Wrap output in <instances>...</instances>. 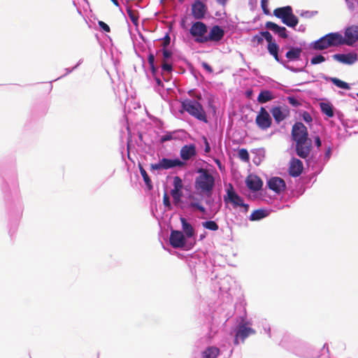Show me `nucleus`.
<instances>
[{"label":"nucleus","mask_w":358,"mask_h":358,"mask_svg":"<svg viewBox=\"0 0 358 358\" xmlns=\"http://www.w3.org/2000/svg\"><path fill=\"white\" fill-rule=\"evenodd\" d=\"M291 136L296 144V155L302 159L308 158L312 149V141L308 138L307 127L301 122L294 123L292 127Z\"/></svg>","instance_id":"1"},{"label":"nucleus","mask_w":358,"mask_h":358,"mask_svg":"<svg viewBox=\"0 0 358 358\" xmlns=\"http://www.w3.org/2000/svg\"><path fill=\"white\" fill-rule=\"evenodd\" d=\"M199 176L195 179L194 187L203 195L210 196L215 187V178L209 170L200 168L197 170Z\"/></svg>","instance_id":"2"},{"label":"nucleus","mask_w":358,"mask_h":358,"mask_svg":"<svg viewBox=\"0 0 358 358\" xmlns=\"http://www.w3.org/2000/svg\"><path fill=\"white\" fill-rule=\"evenodd\" d=\"M273 15L289 27L294 28L299 23V19L293 13L292 8L290 6L274 9Z\"/></svg>","instance_id":"3"},{"label":"nucleus","mask_w":358,"mask_h":358,"mask_svg":"<svg viewBox=\"0 0 358 358\" xmlns=\"http://www.w3.org/2000/svg\"><path fill=\"white\" fill-rule=\"evenodd\" d=\"M341 34L339 33H330L316 41L313 48L316 50H323L333 46L342 45Z\"/></svg>","instance_id":"4"},{"label":"nucleus","mask_w":358,"mask_h":358,"mask_svg":"<svg viewBox=\"0 0 358 358\" xmlns=\"http://www.w3.org/2000/svg\"><path fill=\"white\" fill-rule=\"evenodd\" d=\"M226 192L227 194L224 196V201L225 203H231L234 208L241 207L243 208V211L245 213L248 211L249 205L244 203L243 198L236 192L231 183L228 184Z\"/></svg>","instance_id":"5"},{"label":"nucleus","mask_w":358,"mask_h":358,"mask_svg":"<svg viewBox=\"0 0 358 358\" xmlns=\"http://www.w3.org/2000/svg\"><path fill=\"white\" fill-rule=\"evenodd\" d=\"M182 108L196 119L207 122L206 113L200 103L196 101L186 99L182 102Z\"/></svg>","instance_id":"6"},{"label":"nucleus","mask_w":358,"mask_h":358,"mask_svg":"<svg viewBox=\"0 0 358 358\" xmlns=\"http://www.w3.org/2000/svg\"><path fill=\"white\" fill-rule=\"evenodd\" d=\"M208 27L205 23L201 21L192 24L189 33L194 38V41L199 43H204L203 38H206Z\"/></svg>","instance_id":"7"},{"label":"nucleus","mask_w":358,"mask_h":358,"mask_svg":"<svg viewBox=\"0 0 358 358\" xmlns=\"http://www.w3.org/2000/svg\"><path fill=\"white\" fill-rule=\"evenodd\" d=\"M255 123L262 130H266L271 127L272 124V119L268 112L264 107L260 108V110L255 118Z\"/></svg>","instance_id":"8"},{"label":"nucleus","mask_w":358,"mask_h":358,"mask_svg":"<svg viewBox=\"0 0 358 358\" xmlns=\"http://www.w3.org/2000/svg\"><path fill=\"white\" fill-rule=\"evenodd\" d=\"M191 11L193 17L200 20L205 17L208 8L201 0H195L192 4Z\"/></svg>","instance_id":"9"},{"label":"nucleus","mask_w":358,"mask_h":358,"mask_svg":"<svg viewBox=\"0 0 358 358\" xmlns=\"http://www.w3.org/2000/svg\"><path fill=\"white\" fill-rule=\"evenodd\" d=\"M342 45H352L358 41V27L352 25L345 29V38L341 35Z\"/></svg>","instance_id":"10"},{"label":"nucleus","mask_w":358,"mask_h":358,"mask_svg":"<svg viewBox=\"0 0 358 358\" xmlns=\"http://www.w3.org/2000/svg\"><path fill=\"white\" fill-rule=\"evenodd\" d=\"M169 242L174 248H182L186 243L185 236L181 231L171 230Z\"/></svg>","instance_id":"11"},{"label":"nucleus","mask_w":358,"mask_h":358,"mask_svg":"<svg viewBox=\"0 0 358 358\" xmlns=\"http://www.w3.org/2000/svg\"><path fill=\"white\" fill-rule=\"evenodd\" d=\"M250 323L241 322L238 326V329L236 331L237 337H240V339L243 343L245 340L250 336V335H254L256 334V331L250 327Z\"/></svg>","instance_id":"12"},{"label":"nucleus","mask_w":358,"mask_h":358,"mask_svg":"<svg viewBox=\"0 0 358 358\" xmlns=\"http://www.w3.org/2000/svg\"><path fill=\"white\" fill-rule=\"evenodd\" d=\"M224 30L218 25H215L210 29L208 35H206V38H203V41H204L205 43L208 41L217 42L224 37Z\"/></svg>","instance_id":"13"},{"label":"nucleus","mask_w":358,"mask_h":358,"mask_svg":"<svg viewBox=\"0 0 358 358\" xmlns=\"http://www.w3.org/2000/svg\"><path fill=\"white\" fill-rule=\"evenodd\" d=\"M303 170V165L302 162L295 157L291 159L289 162V166L288 172L289 176L292 177H298L299 176Z\"/></svg>","instance_id":"14"},{"label":"nucleus","mask_w":358,"mask_h":358,"mask_svg":"<svg viewBox=\"0 0 358 358\" xmlns=\"http://www.w3.org/2000/svg\"><path fill=\"white\" fill-rule=\"evenodd\" d=\"M268 187L275 193L280 194L286 188V184L283 179L279 177H273L268 181Z\"/></svg>","instance_id":"15"},{"label":"nucleus","mask_w":358,"mask_h":358,"mask_svg":"<svg viewBox=\"0 0 358 358\" xmlns=\"http://www.w3.org/2000/svg\"><path fill=\"white\" fill-rule=\"evenodd\" d=\"M271 113L275 121L279 123L289 115V111L287 107L282 108L280 106H275L271 108Z\"/></svg>","instance_id":"16"},{"label":"nucleus","mask_w":358,"mask_h":358,"mask_svg":"<svg viewBox=\"0 0 358 358\" xmlns=\"http://www.w3.org/2000/svg\"><path fill=\"white\" fill-rule=\"evenodd\" d=\"M196 155V146L194 144L185 145L180 151V155L182 160L187 161L195 157Z\"/></svg>","instance_id":"17"},{"label":"nucleus","mask_w":358,"mask_h":358,"mask_svg":"<svg viewBox=\"0 0 358 358\" xmlns=\"http://www.w3.org/2000/svg\"><path fill=\"white\" fill-rule=\"evenodd\" d=\"M245 183L248 189L252 192L260 190L263 185L262 180L257 176H249L245 180Z\"/></svg>","instance_id":"18"},{"label":"nucleus","mask_w":358,"mask_h":358,"mask_svg":"<svg viewBox=\"0 0 358 358\" xmlns=\"http://www.w3.org/2000/svg\"><path fill=\"white\" fill-rule=\"evenodd\" d=\"M334 59L346 64H352L357 60L355 53L336 54L332 56Z\"/></svg>","instance_id":"19"},{"label":"nucleus","mask_w":358,"mask_h":358,"mask_svg":"<svg viewBox=\"0 0 358 358\" xmlns=\"http://www.w3.org/2000/svg\"><path fill=\"white\" fill-rule=\"evenodd\" d=\"M265 27L267 29L273 31L274 33L277 34L280 37L282 38H287L288 37L287 29L285 27H280L278 24L270 21L266 22Z\"/></svg>","instance_id":"20"},{"label":"nucleus","mask_w":358,"mask_h":358,"mask_svg":"<svg viewBox=\"0 0 358 358\" xmlns=\"http://www.w3.org/2000/svg\"><path fill=\"white\" fill-rule=\"evenodd\" d=\"M161 162L163 169H169L176 166L182 167L185 164L184 162L180 160L179 159H171L167 158H162Z\"/></svg>","instance_id":"21"},{"label":"nucleus","mask_w":358,"mask_h":358,"mask_svg":"<svg viewBox=\"0 0 358 358\" xmlns=\"http://www.w3.org/2000/svg\"><path fill=\"white\" fill-rule=\"evenodd\" d=\"M180 220L182 224V231L185 234V236L187 238L192 237L194 235V229L193 227L189 223L187 222V220L185 217H181Z\"/></svg>","instance_id":"22"},{"label":"nucleus","mask_w":358,"mask_h":358,"mask_svg":"<svg viewBox=\"0 0 358 358\" xmlns=\"http://www.w3.org/2000/svg\"><path fill=\"white\" fill-rule=\"evenodd\" d=\"M220 354V349L215 346L207 348L202 352V358H217Z\"/></svg>","instance_id":"23"},{"label":"nucleus","mask_w":358,"mask_h":358,"mask_svg":"<svg viewBox=\"0 0 358 358\" xmlns=\"http://www.w3.org/2000/svg\"><path fill=\"white\" fill-rule=\"evenodd\" d=\"M301 52V48H292L289 51L287 52L285 56L289 60H297L299 59Z\"/></svg>","instance_id":"24"},{"label":"nucleus","mask_w":358,"mask_h":358,"mask_svg":"<svg viewBox=\"0 0 358 358\" xmlns=\"http://www.w3.org/2000/svg\"><path fill=\"white\" fill-rule=\"evenodd\" d=\"M273 98L274 97L271 92L268 90H264L259 94L257 101L261 103H264L272 100Z\"/></svg>","instance_id":"25"},{"label":"nucleus","mask_w":358,"mask_h":358,"mask_svg":"<svg viewBox=\"0 0 358 358\" xmlns=\"http://www.w3.org/2000/svg\"><path fill=\"white\" fill-rule=\"evenodd\" d=\"M321 111L329 117L334 115L332 106L329 103L322 102L320 103Z\"/></svg>","instance_id":"26"},{"label":"nucleus","mask_w":358,"mask_h":358,"mask_svg":"<svg viewBox=\"0 0 358 358\" xmlns=\"http://www.w3.org/2000/svg\"><path fill=\"white\" fill-rule=\"evenodd\" d=\"M267 49L268 52L273 56L274 59L279 62L280 59L278 57V45L275 42L273 43L268 44Z\"/></svg>","instance_id":"27"},{"label":"nucleus","mask_w":358,"mask_h":358,"mask_svg":"<svg viewBox=\"0 0 358 358\" xmlns=\"http://www.w3.org/2000/svg\"><path fill=\"white\" fill-rule=\"evenodd\" d=\"M267 215L266 211L263 209H258L254 210L250 216L251 221L259 220Z\"/></svg>","instance_id":"28"},{"label":"nucleus","mask_w":358,"mask_h":358,"mask_svg":"<svg viewBox=\"0 0 358 358\" xmlns=\"http://www.w3.org/2000/svg\"><path fill=\"white\" fill-rule=\"evenodd\" d=\"M138 166H139L140 173L143 178V180H144L145 185H147V187L149 189H152V181L150 178V177L148 176L146 171L143 169V167L141 164H139Z\"/></svg>","instance_id":"29"},{"label":"nucleus","mask_w":358,"mask_h":358,"mask_svg":"<svg viewBox=\"0 0 358 358\" xmlns=\"http://www.w3.org/2000/svg\"><path fill=\"white\" fill-rule=\"evenodd\" d=\"M330 80L332 82L333 84H334L338 87H340L341 89L344 90H350V87L348 83L337 78H331Z\"/></svg>","instance_id":"30"},{"label":"nucleus","mask_w":358,"mask_h":358,"mask_svg":"<svg viewBox=\"0 0 358 358\" xmlns=\"http://www.w3.org/2000/svg\"><path fill=\"white\" fill-rule=\"evenodd\" d=\"M173 189L172 190H174V192H176V191H181L182 189V181L181 178L179 176H175L173 178Z\"/></svg>","instance_id":"31"},{"label":"nucleus","mask_w":358,"mask_h":358,"mask_svg":"<svg viewBox=\"0 0 358 358\" xmlns=\"http://www.w3.org/2000/svg\"><path fill=\"white\" fill-rule=\"evenodd\" d=\"M202 225L204 228L211 231H217L219 228L217 224L215 221L211 220L203 222Z\"/></svg>","instance_id":"32"},{"label":"nucleus","mask_w":358,"mask_h":358,"mask_svg":"<svg viewBox=\"0 0 358 358\" xmlns=\"http://www.w3.org/2000/svg\"><path fill=\"white\" fill-rule=\"evenodd\" d=\"M238 157L243 162H248L250 156L248 150L245 148L240 149L238 152Z\"/></svg>","instance_id":"33"},{"label":"nucleus","mask_w":358,"mask_h":358,"mask_svg":"<svg viewBox=\"0 0 358 358\" xmlns=\"http://www.w3.org/2000/svg\"><path fill=\"white\" fill-rule=\"evenodd\" d=\"M127 13L130 18V20L134 23V24H136L137 22H138V16L136 13V12L133 10H131V8H128L127 10Z\"/></svg>","instance_id":"34"},{"label":"nucleus","mask_w":358,"mask_h":358,"mask_svg":"<svg viewBox=\"0 0 358 358\" xmlns=\"http://www.w3.org/2000/svg\"><path fill=\"white\" fill-rule=\"evenodd\" d=\"M324 61H325L324 57L320 55H317V56L313 57L310 60V63H311V64L315 65V64L322 63Z\"/></svg>","instance_id":"35"},{"label":"nucleus","mask_w":358,"mask_h":358,"mask_svg":"<svg viewBox=\"0 0 358 358\" xmlns=\"http://www.w3.org/2000/svg\"><path fill=\"white\" fill-rule=\"evenodd\" d=\"M262 35L263 36V38H264L266 41L268 42V44L275 43V41H273V36L269 31H262Z\"/></svg>","instance_id":"36"},{"label":"nucleus","mask_w":358,"mask_h":358,"mask_svg":"<svg viewBox=\"0 0 358 358\" xmlns=\"http://www.w3.org/2000/svg\"><path fill=\"white\" fill-rule=\"evenodd\" d=\"M171 194L173 199L174 202L177 203L180 200V198L182 196V192L176 191V192H174V190H171Z\"/></svg>","instance_id":"37"},{"label":"nucleus","mask_w":358,"mask_h":358,"mask_svg":"<svg viewBox=\"0 0 358 358\" xmlns=\"http://www.w3.org/2000/svg\"><path fill=\"white\" fill-rule=\"evenodd\" d=\"M261 7L264 14L270 15V11L268 8V0H262L261 1Z\"/></svg>","instance_id":"38"},{"label":"nucleus","mask_w":358,"mask_h":358,"mask_svg":"<svg viewBox=\"0 0 358 358\" xmlns=\"http://www.w3.org/2000/svg\"><path fill=\"white\" fill-rule=\"evenodd\" d=\"M252 41L256 43L257 45L262 44L263 42L262 31L259 34L255 35L252 38Z\"/></svg>","instance_id":"39"},{"label":"nucleus","mask_w":358,"mask_h":358,"mask_svg":"<svg viewBox=\"0 0 358 358\" xmlns=\"http://www.w3.org/2000/svg\"><path fill=\"white\" fill-rule=\"evenodd\" d=\"M287 101H288L289 104H291L292 106H293L294 107H297V106H299L301 105V103L299 102V101L297 100L294 96H288L287 97Z\"/></svg>","instance_id":"40"},{"label":"nucleus","mask_w":358,"mask_h":358,"mask_svg":"<svg viewBox=\"0 0 358 358\" xmlns=\"http://www.w3.org/2000/svg\"><path fill=\"white\" fill-rule=\"evenodd\" d=\"M301 117L303 120L307 123H310L313 121V118L310 114L307 111H303L301 114Z\"/></svg>","instance_id":"41"},{"label":"nucleus","mask_w":358,"mask_h":358,"mask_svg":"<svg viewBox=\"0 0 358 358\" xmlns=\"http://www.w3.org/2000/svg\"><path fill=\"white\" fill-rule=\"evenodd\" d=\"M163 203L169 210L171 209L169 196L166 193H164L163 196Z\"/></svg>","instance_id":"42"},{"label":"nucleus","mask_w":358,"mask_h":358,"mask_svg":"<svg viewBox=\"0 0 358 358\" xmlns=\"http://www.w3.org/2000/svg\"><path fill=\"white\" fill-rule=\"evenodd\" d=\"M162 69L164 71L171 72L172 71V65L169 64L167 61H163Z\"/></svg>","instance_id":"43"},{"label":"nucleus","mask_w":358,"mask_h":358,"mask_svg":"<svg viewBox=\"0 0 358 358\" xmlns=\"http://www.w3.org/2000/svg\"><path fill=\"white\" fill-rule=\"evenodd\" d=\"M162 54H163V57H164L163 61H167L172 56V52L167 50L166 48L162 49Z\"/></svg>","instance_id":"44"},{"label":"nucleus","mask_w":358,"mask_h":358,"mask_svg":"<svg viewBox=\"0 0 358 358\" xmlns=\"http://www.w3.org/2000/svg\"><path fill=\"white\" fill-rule=\"evenodd\" d=\"M98 24H99V26L100 27V28L102 29L104 31H106V32H110V27L106 23H105L104 22L99 21Z\"/></svg>","instance_id":"45"},{"label":"nucleus","mask_w":358,"mask_h":358,"mask_svg":"<svg viewBox=\"0 0 358 358\" xmlns=\"http://www.w3.org/2000/svg\"><path fill=\"white\" fill-rule=\"evenodd\" d=\"M190 206L193 207V208H196L201 213H204L206 211L205 208L203 206H201V204H199V203L192 202L190 203Z\"/></svg>","instance_id":"46"},{"label":"nucleus","mask_w":358,"mask_h":358,"mask_svg":"<svg viewBox=\"0 0 358 358\" xmlns=\"http://www.w3.org/2000/svg\"><path fill=\"white\" fill-rule=\"evenodd\" d=\"M170 42H171V38L169 36V34H166L163 38V43H162L163 48H166V47L170 44Z\"/></svg>","instance_id":"47"},{"label":"nucleus","mask_w":358,"mask_h":358,"mask_svg":"<svg viewBox=\"0 0 358 358\" xmlns=\"http://www.w3.org/2000/svg\"><path fill=\"white\" fill-rule=\"evenodd\" d=\"M202 67L206 69L208 73H212L213 72V68L206 62H201Z\"/></svg>","instance_id":"48"},{"label":"nucleus","mask_w":358,"mask_h":358,"mask_svg":"<svg viewBox=\"0 0 358 358\" xmlns=\"http://www.w3.org/2000/svg\"><path fill=\"white\" fill-rule=\"evenodd\" d=\"M173 138L171 134H166L162 136L161 138V142L164 143L166 141H170Z\"/></svg>","instance_id":"49"},{"label":"nucleus","mask_w":358,"mask_h":358,"mask_svg":"<svg viewBox=\"0 0 358 358\" xmlns=\"http://www.w3.org/2000/svg\"><path fill=\"white\" fill-rule=\"evenodd\" d=\"M150 168L152 170H159V169H163V166H162V162L161 160L159 161V163L157 164H152L150 165Z\"/></svg>","instance_id":"50"},{"label":"nucleus","mask_w":358,"mask_h":358,"mask_svg":"<svg viewBox=\"0 0 358 358\" xmlns=\"http://www.w3.org/2000/svg\"><path fill=\"white\" fill-rule=\"evenodd\" d=\"M148 61L150 66L155 65V56L152 53H150L148 57Z\"/></svg>","instance_id":"51"},{"label":"nucleus","mask_w":358,"mask_h":358,"mask_svg":"<svg viewBox=\"0 0 358 358\" xmlns=\"http://www.w3.org/2000/svg\"><path fill=\"white\" fill-rule=\"evenodd\" d=\"M203 141L205 143V152L208 153L210 151L209 143L206 137H203Z\"/></svg>","instance_id":"52"},{"label":"nucleus","mask_w":358,"mask_h":358,"mask_svg":"<svg viewBox=\"0 0 358 358\" xmlns=\"http://www.w3.org/2000/svg\"><path fill=\"white\" fill-rule=\"evenodd\" d=\"M315 143L317 148H320L322 145L320 136H317L315 137Z\"/></svg>","instance_id":"53"},{"label":"nucleus","mask_w":358,"mask_h":358,"mask_svg":"<svg viewBox=\"0 0 358 358\" xmlns=\"http://www.w3.org/2000/svg\"><path fill=\"white\" fill-rule=\"evenodd\" d=\"M227 1L228 0H216L217 3H219L220 5L224 7L226 6Z\"/></svg>","instance_id":"54"},{"label":"nucleus","mask_w":358,"mask_h":358,"mask_svg":"<svg viewBox=\"0 0 358 358\" xmlns=\"http://www.w3.org/2000/svg\"><path fill=\"white\" fill-rule=\"evenodd\" d=\"M240 338V337H237V334L236 333V336H235V338H234V343L235 345H238L239 344V341H238V339Z\"/></svg>","instance_id":"55"},{"label":"nucleus","mask_w":358,"mask_h":358,"mask_svg":"<svg viewBox=\"0 0 358 358\" xmlns=\"http://www.w3.org/2000/svg\"><path fill=\"white\" fill-rule=\"evenodd\" d=\"M150 66V69H151V71H152V73H153V74H155V72H156V71H157V69H156V68H155V65Z\"/></svg>","instance_id":"56"},{"label":"nucleus","mask_w":358,"mask_h":358,"mask_svg":"<svg viewBox=\"0 0 358 358\" xmlns=\"http://www.w3.org/2000/svg\"><path fill=\"white\" fill-rule=\"evenodd\" d=\"M110 1L113 3V4H114L115 6H119V2H118V1H117V0H110Z\"/></svg>","instance_id":"57"},{"label":"nucleus","mask_w":358,"mask_h":358,"mask_svg":"<svg viewBox=\"0 0 358 358\" xmlns=\"http://www.w3.org/2000/svg\"><path fill=\"white\" fill-rule=\"evenodd\" d=\"M156 81L159 85H161L162 84V82L161 81V80L159 78H157Z\"/></svg>","instance_id":"58"},{"label":"nucleus","mask_w":358,"mask_h":358,"mask_svg":"<svg viewBox=\"0 0 358 358\" xmlns=\"http://www.w3.org/2000/svg\"><path fill=\"white\" fill-rule=\"evenodd\" d=\"M330 152H331L330 148H329V150L326 152V156H327L328 157H329Z\"/></svg>","instance_id":"59"},{"label":"nucleus","mask_w":358,"mask_h":358,"mask_svg":"<svg viewBox=\"0 0 358 358\" xmlns=\"http://www.w3.org/2000/svg\"><path fill=\"white\" fill-rule=\"evenodd\" d=\"M196 97H197L198 99H201V95L196 96Z\"/></svg>","instance_id":"60"},{"label":"nucleus","mask_w":358,"mask_h":358,"mask_svg":"<svg viewBox=\"0 0 358 358\" xmlns=\"http://www.w3.org/2000/svg\"><path fill=\"white\" fill-rule=\"evenodd\" d=\"M180 2H183L184 0H178Z\"/></svg>","instance_id":"61"},{"label":"nucleus","mask_w":358,"mask_h":358,"mask_svg":"<svg viewBox=\"0 0 358 358\" xmlns=\"http://www.w3.org/2000/svg\"><path fill=\"white\" fill-rule=\"evenodd\" d=\"M357 96H358V93H357Z\"/></svg>","instance_id":"62"}]
</instances>
